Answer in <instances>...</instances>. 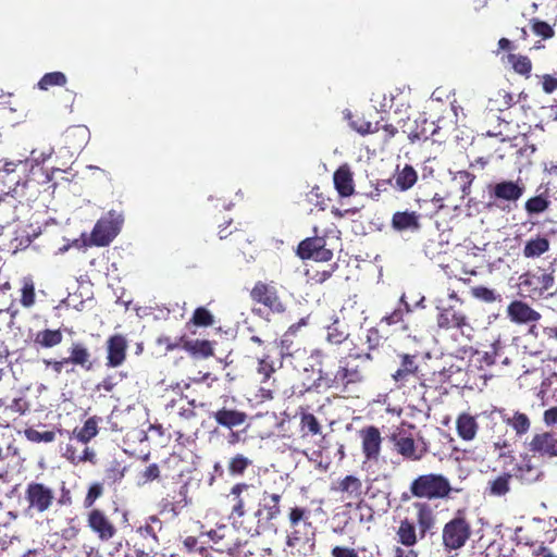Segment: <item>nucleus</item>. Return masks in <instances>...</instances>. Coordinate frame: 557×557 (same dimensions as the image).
Listing matches in <instances>:
<instances>
[{
    "instance_id": "obj_9",
    "label": "nucleus",
    "mask_w": 557,
    "mask_h": 557,
    "mask_svg": "<svg viewBox=\"0 0 557 557\" xmlns=\"http://www.w3.org/2000/svg\"><path fill=\"white\" fill-rule=\"evenodd\" d=\"M124 218L122 213L109 211L96 223L91 232V242L94 245L108 246L120 233Z\"/></svg>"
},
{
    "instance_id": "obj_25",
    "label": "nucleus",
    "mask_w": 557,
    "mask_h": 557,
    "mask_svg": "<svg viewBox=\"0 0 557 557\" xmlns=\"http://www.w3.org/2000/svg\"><path fill=\"white\" fill-rule=\"evenodd\" d=\"M317 435H322L321 423L313 413L301 412L299 414V438L306 441Z\"/></svg>"
},
{
    "instance_id": "obj_49",
    "label": "nucleus",
    "mask_w": 557,
    "mask_h": 557,
    "mask_svg": "<svg viewBox=\"0 0 557 557\" xmlns=\"http://www.w3.org/2000/svg\"><path fill=\"white\" fill-rule=\"evenodd\" d=\"M474 180V175L467 171H459L454 181L458 182L463 195H468L470 193V186Z\"/></svg>"
},
{
    "instance_id": "obj_34",
    "label": "nucleus",
    "mask_w": 557,
    "mask_h": 557,
    "mask_svg": "<svg viewBox=\"0 0 557 557\" xmlns=\"http://www.w3.org/2000/svg\"><path fill=\"white\" fill-rule=\"evenodd\" d=\"M510 473H503L488 482L486 491L491 496H504L510 490Z\"/></svg>"
},
{
    "instance_id": "obj_15",
    "label": "nucleus",
    "mask_w": 557,
    "mask_h": 557,
    "mask_svg": "<svg viewBox=\"0 0 557 557\" xmlns=\"http://www.w3.org/2000/svg\"><path fill=\"white\" fill-rule=\"evenodd\" d=\"M104 420L101 417L92 416L88 418L84 425L78 429L75 428L71 433L66 430L58 429V433L62 436L64 434L69 435L70 441L76 438L82 444H88L101 430Z\"/></svg>"
},
{
    "instance_id": "obj_4",
    "label": "nucleus",
    "mask_w": 557,
    "mask_h": 557,
    "mask_svg": "<svg viewBox=\"0 0 557 557\" xmlns=\"http://www.w3.org/2000/svg\"><path fill=\"white\" fill-rule=\"evenodd\" d=\"M282 498L281 493L261 490L250 521L246 522L248 524L246 534L257 536L274 527V521L282 513Z\"/></svg>"
},
{
    "instance_id": "obj_10",
    "label": "nucleus",
    "mask_w": 557,
    "mask_h": 557,
    "mask_svg": "<svg viewBox=\"0 0 557 557\" xmlns=\"http://www.w3.org/2000/svg\"><path fill=\"white\" fill-rule=\"evenodd\" d=\"M232 530L227 528L226 525H219L216 529H213L208 532V536L210 540L216 544L221 545L219 547V550H226L228 555L232 557H249L252 556L253 552L249 549H245L248 545V542L245 541L244 543L236 541V542H227V537L231 535Z\"/></svg>"
},
{
    "instance_id": "obj_11",
    "label": "nucleus",
    "mask_w": 557,
    "mask_h": 557,
    "mask_svg": "<svg viewBox=\"0 0 557 557\" xmlns=\"http://www.w3.org/2000/svg\"><path fill=\"white\" fill-rule=\"evenodd\" d=\"M436 309L440 311L437 315L438 327L446 330L456 327L460 330L461 334L470 336L472 327L468 323L467 317L457 310L455 306L449 305L445 307L437 304Z\"/></svg>"
},
{
    "instance_id": "obj_13",
    "label": "nucleus",
    "mask_w": 557,
    "mask_h": 557,
    "mask_svg": "<svg viewBox=\"0 0 557 557\" xmlns=\"http://www.w3.org/2000/svg\"><path fill=\"white\" fill-rule=\"evenodd\" d=\"M88 528L98 536L102 542H108L113 539L117 529L110 518L99 508H92L87 515Z\"/></svg>"
},
{
    "instance_id": "obj_20",
    "label": "nucleus",
    "mask_w": 557,
    "mask_h": 557,
    "mask_svg": "<svg viewBox=\"0 0 557 557\" xmlns=\"http://www.w3.org/2000/svg\"><path fill=\"white\" fill-rule=\"evenodd\" d=\"M332 490L341 493L343 499L357 500L362 495V482L355 475H346Z\"/></svg>"
},
{
    "instance_id": "obj_8",
    "label": "nucleus",
    "mask_w": 557,
    "mask_h": 557,
    "mask_svg": "<svg viewBox=\"0 0 557 557\" xmlns=\"http://www.w3.org/2000/svg\"><path fill=\"white\" fill-rule=\"evenodd\" d=\"M413 430V425L401 428L393 433L391 440L399 455L405 459L418 461L426 455L429 446L422 436H414Z\"/></svg>"
},
{
    "instance_id": "obj_5",
    "label": "nucleus",
    "mask_w": 557,
    "mask_h": 557,
    "mask_svg": "<svg viewBox=\"0 0 557 557\" xmlns=\"http://www.w3.org/2000/svg\"><path fill=\"white\" fill-rule=\"evenodd\" d=\"M409 491L418 499L436 500L449 498L453 487L449 480L441 473H426L414 478Z\"/></svg>"
},
{
    "instance_id": "obj_56",
    "label": "nucleus",
    "mask_w": 557,
    "mask_h": 557,
    "mask_svg": "<svg viewBox=\"0 0 557 557\" xmlns=\"http://www.w3.org/2000/svg\"><path fill=\"white\" fill-rule=\"evenodd\" d=\"M366 343L369 349H375L381 345L382 336L376 329L371 327L367 331Z\"/></svg>"
},
{
    "instance_id": "obj_26",
    "label": "nucleus",
    "mask_w": 557,
    "mask_h": 557,
    "mask_svg": "<svg viewBox=\"0 0 557 557\" xmlns=\"http://www.w3.org/2000/svg\"><path fill=\"white\" fill-rule=\"evenodd\" d=\"M158 525V530L160 531L162 529V522L161 520L156 516H150L148 518V521L140 525L136 530V534L138 535V540L141 542H147L151 546H154L158 548L159 546V537H158V531L156 530L154 525Z\"/></svg>"
},
{
    "instance_id": "obj_62",
    "label": "nucleus",
    "mask_w": 557,
    "mask_h": 557,
    "mask_svg": "<svg viewBox=\"0 0 557 557\" xmlns=\"http://www.w3.org/2000/svg\"><path fill=\"white\" fill-rule=\"evenodd\" d=\"M408 549L401 546H395L393 549L394 557H419V552L413 549L412 547H407Z\"/></svg>"
},
{
    "instance_id": "obj_52",
    "label": "nucleus",
    "mask_w": 557,
    "mask_h": 557,
    "mask_svg": "<svg viewBox=\"0 0 557 557\" xmlns=\"http://www.w3.org/2000/svg\"><path fill=\"white\" fill-rule=\"evenodd\" d=\"M348 334L341 331L337 321L327 329V341L332 344H341L347 338Z\"/></svg>"
},
{
    "instance_id": "obj_61",
    "label": "nucleus",
    "mask_w": 557,
    "mask_h": 557,
    "mask_svg": "<svg viewBox=\"0 0 557 557\" xmlns=\"http://www.w3.org/2000/svg\"><path fill=\"white\" fill-rule=\"evenodd\" d=\"M403 310L395 309L391 314L382 318L381 323H385L387 325H393L403 320Z\"/></svg>"
},
{
    "instance_id": "obj_60",
    "label": "nucleus",
    "mask_w": 557,
    "mask_h": 557,
    "mask_svg": "<svg viewBox=\"0 0 557 557\" xmlns=\"http://www.w3.org/2000/svg\"><path fill=\"white\" fill-rule=\"evenodd\" d=\"M542 85H543V90L546 94H553L557 89V78L549 74H545L543 76Z\"/></svg>"
},
{
    "instance_id": "obj_30",
    "label": "nucleus",
    "mask_w": 557,
    "mask_h": 557,
    "mask_svg": "<svg viewBox=\"0 0 557 557\" xmlns=\"http://www.w3.org/2000/svg\"><path fill=\"white\" fill-rule=\"evenodd\" d=\"M251 467H253V460L244 454H235L227 461V471L233 478L244 476Z\"/></svg>"
},
{
    "instance_id": "obj_54",
    "label": "nucleus",
    "mask_w": 557,
    "mask_h": 557,
    "mask_svg": "<svg viewBox=\"0 0 557 557\" xmlns=\"http://www.w3.org/2000/svg\"><path fill=\"white\" fill-rule=\"evenodd\" d=\"M527 544L530 545L532 549L533 557H554L552 552L545 546L544 541H527Z\"/></svg>"
},
{
    "instance_id": "obj_23",
    "label": "nucleus",
    "mask_w": 557,
    "mask_h": 557,
    "mask_svg": "<svg viewBox=\"0 0 557 557\" xmlns=\"http://www.w3.org/2000/svg\"><path fill=\"white\" fill-rule=\"evenodd\" d=\"M510 474L522 484H531L540 479L542 472L532 465L530 458H523L520 462L516 463Z\"/></svg>"
},
{
    "instance_id": "obj_51",
    "label": "nucleus",
    "mask_w": 557,
    "mask_h": 557,
    "mask_svg": "<svg viewBox=\"0 0 557 557\" xmlns=\"http://www.w3.org/2000/svg\"><path fill=\"white\" fill-rule=\"evenodd\" d=\"M35 302V287L32 282H25L22 288L21 304L29 308Z\"/></svg>"
},
{
    "instance_id": "obj_57",
    "label": "nucleus",
    "mask_w": 557,
    "mask_h": 557,
    "mask_svg": "<svg viewBox=\"0 0 557 557\" xmlns=\"http://www.w3.org/2000/svg\"><path fill=\"white\" fill-rule=\"evenodd\" d=\"M332 557H359L355 548L347 546H334L331 550Z\"/></svg>"
},
{
    "instance_id": "obj_29",
    "label": "nucleus",
    "mask_w": 557,
    "mask_h": 557,
    "mask_svg": "<svg viewBox=\"0 0 557 557\" xmlns=\"http://www.w3.org/2000/svg\"><path fill=\"white\" fill-rule=\"evenodd\" d=\"M334 185L342 197L354 194L352 174L347 165L339 166L334 173Z\"/></svg>"
},
{
    "instance_id": "obj_7",
    "label": "nucleus",
    "mask_w": 557,
    "mask_h": 557,
    "mask_svg": "<svg viewBox=\"0 0 557 557\" xmlns=\"http://www.w3.org/2000/svg\"><path fill=\"white\" fill-rule=\"evenodd\" d=\"M24 499L27 504L26 512L29 515H42L48 512L55 503L63 504L62 499L57 498L53 487L37 481L26 485Z\"/></svg>"
},
{
    "instance_id": "obj_17",
    "label": "nucleus",
    "mask_w": 557,
    "mask_h": 557,
    "mask_svg": "<svg viewBox=\"0 0 557 557\" xmlns=\"http://www.w3.org/2000/svg\"><path fill=\"white\" fill-rule=\"evenodd\" d=\"M530 451L542 457H557V437L549 432L535 434L531 440Z\"/></svg>"
},
{
    "instance_id": "obj_37",
    "label": "nucleus",
    "mask_w": 557,
    "mask_h": 557,
    "mask_svg": "<svg viewBox=\"0 0 557 557\" xmlns=\"http://www.w3.org/2000/svg\"><path fill=\"white\" fill-rule=\"evenodd\" d=\"M67 78L62 72H50L46 73L38 82V88L41 90H48L53 86H64Z\"/></svg>"
},
{
    "instance_id": "obj_63",
    "label": "nucleus",
    "mask_w": 557,
    "mask_h": 557,
    "mask_svg": "<svg viewBox=\"0 0 557 557\" xmlns=\"http://www.w3.org/2000/svg\"><path fill=\"white\" fill-rule=\"evenodd\" d=\"M258 372L260 374H263V381H267L270 379L271 373L274 372V368L271 363L267 362L265 360H260L258 362Z\"/></svg>"
},
{
    "instance_id": "obj_50",
    "label": "nucleus",
    "mask_w": 557,
    "mask_h": 557,
    "mask_svg": "<svg viewBox=\"0 0 557 557\" xmlns=\"http://www.w3.org/2000/svg\"><path fill=\"white\" fill-rule=\"evenodd\" d=\"M350 126L361 135L375 133L380 128L379 123L372 124L363 120L351 121Z\"/></svg>"
},
{
    "instance_id": "obj_24",
    "label": "nucleus",
    "mask_w": 557,
    "mask_h": 557,
    "mask_svg": "<svg viewBox=\"0 0 557 557\" xmlns=\"http://www.w3.org/2000/svg\"><path fill=\"white\" fill-rule=\"evenodd\" d=\"M420 215L414 211L395 212L392 218V227L397 232L411 231L420 228Z\"/></svg>"
},
{
    "instance_id": "obj_55",
    "label": "nucleus",
    "mask_w": 557,
    "mask_h": 557,
    "mask_svg": "<svg viewBox=\"0 0 557 557\" xmlns=\"http://www.w3.org/2000/svg\"><path fill=\"white\" fill-rule=\"evenodd\" d=\"M160 476V468L157 463H151L140 473L144 483L152 482Z\"/></svg>"
},
{
    "instance_id": "obj_59",
    "label": "nucleus",
    "mask_w": 557,
    "mask_h": 557,
    "mask_svg": "<svg viewBox=\"0 0 557 557\" xmlns=\"http://www.w3.org/2000/svg\"><path fill=\"white\" fill-rule=\"evenodd\" d=\"M533 280H536V284L544 290L549 289L554 284V276L549 273H542L540 276H534Z\"/></svg>"
},
{
    "instance_id": "obj_22",
    "label": "nucleus",
    "mask_w": 557,
    "mask_h": 557,
    "mask_svg": "<svg viewBox=\"0 0 557 557\" xmlns=\"http://www.w3.org/2000/svg\"><path fill=\"white\" fill-rule=\"evenodd\" d=\"M323 243L321 238H308L302 240L298 247V253L302 259H329L332 253L330 250L322 248Z\"/></svg>"
},
{
    "instance_id": "obj_35",
    "label": "nucleus",
    "mask_w": 557,
    "mask_h": 557,
    "mask_svg": "<svg viewBox=\"0 0 557 557\" xmlns=\"http://www.w3.org/2000/svg\"><path fill=\"white\" fill-rule=\"evenodd\" d=\"M549 249V242L544 237L530 239L523 249L527 258H536L545 253Z\"/></svg>"
},
{
    "instance_id": "obj_43",
    "label": "nucleus",
    "mask_w": 557,
    "mask_h": 557,
    "mask_svg": "<svg viewBox=\"0 0 557 557\" xmlns=\"http://www.w3.org/2000/svg\"><path fill=\"white\" fill-rule=\"evenodd\" d=\"M509 61L513 70L521 75H529L532 70V63L528 57L510 54Z\"/></svg>"
},
{
    "instance_id": "obj_42",
    "label": "nucleus",
    "mask_w": 557,
    "mask_h": 557,
    "mask_svg": "<svg viewBox=\"0 0 557 557\" xmlns=\"http://www.w3.org/2000/svg\"><path fill=\"white\" fill-rule=\"evenodd\" d=\"M549 201L546 197L540 195L536 197L530 198L524 208L529 214H539L544 212L548 208Z\"/></svg>"
},
{
    "instance_id": "obj_6",
    "label": "nucleus",
    "mask_w": 557,
    "mask_h": 557,
    "mask_svg": "<svg viewBox=\"0 0 557 557\" xmlns=\"http://www.w3.org/2000/svg\"><path fill=\"white\" fill-rule=\"evenodd\" d=\"M472 535V527L465 510H457L442 529V545L446 552L462 548Z\"/></svg>"
},
{
    "instance_id": "obj_12",
    "label": "nucleus",
    "mask_w": 557,
    "mask_h": 557,
    "mask_svg": "<svg viewBox=\"0 0 557 557\" xmlns=\"http://www.w3.org/2000/svg\"><path fill=\"white\" fill-rule=\"evenodd\" d=\"M419 356L400 352L391 366V376L395 381L418 380Z\"/></svg>"
},
{
    "instance_id": "obj_47",
    "label": "nucleus",
    "mask_w": 557,
    "mask_h": 557,
    "mask_svg": "<svg viewBox=\"0 0 557 557\" xmlns=\"http://www.w3.org/2000/svg\"><path fill=\"white\" fill-rule=\"evenodd\" d=\"M2 407H4V410H11L15 413L24 414L29 409V403L23 397H17L14 398L10 405H5L0 398V408Z\"/></svg>"
},
{
    "instance_id": "obj_44",
    "label": "nucleus",
    "mask_w": 557,
    "mask_h": 557,
    "mask_svg": "<svg viewBox=\"0 0 557 557\" xmlns=\"http://www.w3.org/2000/svg\"><path fill=\"white\" fill-rule=\"evenodd\" d=\"M531 28L532 32L543 39H549L554 36V28L546 22L540 21L537 18L531 20Z\"/></svg>"
},
{
    "instance_id": "obj_38",
    "label": "nucleus",
    "mask_w": 557,
    "mask_h": 557,
    "mask_svg": "<svg viewBox=\"0 0 557 557\" xmlns=\"http://www.w3.org/2000/svg\"><path fill=\"white\" fill-rule=\"evenodd\" d=\"M250 403L259 405L273 399V391L264 388L262 385H253V388L247 393Z\"/></svg>"
},
{
    "instance_id": "obj_46",
    "label": "nucleus",
    "mask_w": 557,
    "mask_h": 557,
    "mask_svg": "<svg viewBox=\"0 0 557 557\" xmlns=\"http://www.w3.org/2000/svg\"><path fill=\"white\" fill-rule=\"evenodd\" d=\"M102 494H103L102 484L99 482L92 483L89 486L87 494L84 498V507L91 508L94 506V504L96 503V500L102 496Z\"/></svg>"
},
{
    "instance_id": "obj_45",
    "label": "nucleus",
    "mask_w": 557,
    "mask_h": 557,
    "mask_svg": "<svg viewBox=\"0 0 557 557\" xmlns=\"http://www.w3.org/2000/svg\"><path fill=\"white\" fill-rule=\"evenodd\" d=\"M508 422L518 435L527 433L531 424L528 416L521 412H516L513 418Z\"/></svg>"
},
{
    "instance_id": "obj_53",
    "label": "nucleus",
    "mask_w": 557,
    "mask_h": 557,
    "mask_svg": "<svg viewBox=\"0 0 557 557\" xmlns=\"http://www.w3.org/2000/svg\"><path fill=\"white\" fill-rule=\"evenodd\" d=\"M27 161H5L3 165L0 168V177L1 176H12L20 174L18 168L25 166Z\"/></svg>"
},
{
    "instance_id": "obj_33",
    "label": "nucleus",
    "mask_w": 557,
    "mask_h": 557,
    "mask_svg": "<svg viewBox=\"0 0 557 557\" xmlns=\"http://www.w3.org/2000/svg\"><path fill=\"white\" fill-rule=\"evenodd\" d=\"M418 180V174L411 165H405V168L398 171L395 176V187L400 191L410 189Z\"/></svg>"
},
{
    "instance_id": "obj_14",
    "label": "nucleus",
    "mask_w": 557,
    "mask_h": 557,
    "mask_svg": "<svg viewBox=\"0 0 557 557\" xmlns=\"http://www.w3.org/2000/svg\"><path fill=\"white\" fill-rule=\"evenodd\" d=\"M188 487L182 484L166 493L160 500V512L177 517L188 504Z\"/></svg>"
},
{
    "instance_id": "obj_19",
    "label": "nucleus",
    "mask_w": 557,
    "mask_h": 557,
    "mask_svg": "<svg viewBox=\"0 0 557 557\" xmlns=\"http://www.w3.org/2000/svg\"><path fill=\"white\" fill-rule=\"evenodd\" d=\"M127 341L121 334H115L107 341V364L112 368L121 366L126 356Z\"/></svg>"
},
{
    "instance_id": "obj_32",
    "label": "nucleus",
    "mask_w": 557,
    "mask_h": 557,
    "mask_svg": "<svg viewBox=\"0 0 557 557\" xmlns=\"http://www.w3.org/2000/svg\"><path fill=\"white\" fill-rule=\"evenodd\" d=\"M89 358H90V355H89L87 348L83 344H81V343H75V344H73V346L71 348V356H70V358L65 359V360H63L61 362H58L57 363V370L60 371V369L63 366H67L71 362L84 367L87 363H89Z\"/></svg>"
},
{
    "instance_id": "obj_36",
    "label": "nucleus",
    "mask_w": 557,
    "mask_h": 557,
    "mask_svg": "<svg viewBox=\"0 0 557 557\" xmlns=\"http://www.w3.org/2000/svg\"><path fill=\"white\" fill-rule=\"evenodd\" d=\"M62 333L59 330H45L36 334L35 343L45 348L57 346L62 342Z\"/></svg>"
},
{
    "instance_id": "obj_3",
    "label": "nucleus",
    "mask_w": 557,
    "mask_h": 557,
    "mask_svg": "<svg viewBox=\"0 0 557 557\" xmlns=\"http://www.w3.org/2000/svg\"><path fill=\"white\" fill-rule=\"evenodd\" d=\"M261 488L252 483L237 482L226 494L227 503L231 506L228 519L232 525L238 531L246 533L256 504L258 503Z\"/></svg>"
},
{
    "instance_id": "obj_2",
    "label": "nucleus",
    "mask_w": 557,
    "mask_h": 557,
    "mask_svg": "<svg viewBox=\"0 0 557 557\" xmlns=\"http://www.w3.org/2000/svg\"><path fill=\"white\" fill-rule=\"evenodd\" d=\"M410 508L414 511L417 523L405 517L396 530L397 542L405 547H413L436 527V515L430 503L416 500Z\"/></svg>"
},
{
    "instance_id": "obj_64",
    "label": "nucleus",
    "mask_w": 557,
    "mask_h": 557,
    "mask_svg": "<svg viewBox=\"0 0 557 557\" xmlns=\"http://www.w3.org/2000/svg\"><path fill=\"white\" fill-rule=\"evenodd\" d=\"M544 422L546 425L557 426V407H552L544 412Z\"/></svg>"
},
{
    "instance_id": "obj_1",
    "label": "nucleus",
    "mask_w": 557,
    "mask_h": 557,
    "mask_svg": "<svg viewBox=\"0 0 557 557\" xmlns=\"http://www.w3.org/2000/svg\"><path fill=\"white\" fill-rule=\"evenodd\" d=\"M286 519L289 528L286 545L300 555L312 554L315 549L317 528L311 521V510L301 505L290 506Z\"/></svg>"
},
{
    "instance_id": "obj_31",
    "label": "nucleus",
    "mask_w": 557,
    "mask_h": 557,
    "mask_svg": "<svg viewBox=\"0 0 557 557\" xmlns=\"http://www.w3.org/2000/svg\"><path fill=\"white\" fill-rule=\"evenodd\" d=\"M478 423L473 417L462 413L457 419V432L463 441H471L475 437Z\"/></svg>"
},
{
    "instance_id": "obj_28",
    "label": "nucleus",
    "mask_w": 557,
    "mask_h": 557,
    "mask_svg": "<svg viewBox=\"0 0 557 557\" xmlns=\"http://www.w3.org/2000/svg\"><path fill=\"white\" fill-rule=\"evenodd\" d=\"M26 170H23V175L16 174L12 176H1L0 184L3 186L1 191L12 197L24 196V189L26 187V180H24Z\"/></svg>"
},
{
    "instance_id": "obj_18",
    "label": "nucleus",
    "mask_w": 557,
    "mask_h": 557,
    "mask_svg": "<svg viewBox=\"0 0 557 557\" xmlns=\"http://www.w3.org/2000/svg\"><path fill=\"white\" fill-rule=\"evenodd\" d=\"M524 189L525 186L521 180L502 181L494 185L492 194L498 200L516 202L522 197Z\"/></svg>"
},
{
    "instance_id": "obj_40",
    "label": "nucleus",
    "mask_w": 557,
    "mask_h": 557,
    "mask_svg": "<svg viewBox=\"0 0 557 557\" xmlns=\"http://www.w3.org/2000/svg\"><path fill=\"white\" fill-rule=\"evenodd\" d=\"M157 548L147 542L136 540L133 544V552H128L124 557H156Z\"/></svg>"
},
{
    "instance_id": "obj_39",
    "label": "nucleus",
    "mask_w": 557,
    "mask_h": 557,
    "mask_svg": "<svg viewBox=\"0 0 557 557\" xmlns=\"http://www.w3.org/2000/svg\"><path fill=\"white\" fill-rule=\"evenodd\" d=\"M57 431L39 432L33 428H27L24 431L25 437L33 443H51L55 440Z\"/></svg>"
},
{
    "instance_id": "obj_16",
    "label": "nucleus",
    "mask_w": 557,
    "mask_h": 557,
    "mask_svg": "<svg viewBox=\"0 0 557 557\" xmlns=\"http://www.w3.org/2000/svg\"><path fill=\"white\" fill-rule=\"evenodd\" d=\"M362 441V453L367 460H377L381 451L382 436L380 430L370 425L359 432Z\"/></svg>"
},
{
    "instance_id": "obj_21",
    "label": "nucleus",
    "mask_w": 557,
    "mask_h": 557,
    "mask_svg": "<svg viewBox=\"0 0 557 557\" xmlns=\"http://www.w3.org/2000/svg\"><path fill=\"white\" fill-rule=\"evenodd\" d=\"M507 312L511 321L520 324L536 322L541 319L537 311L519 300L512 301L508 306Z\"/></svg>"
},
{
    "instance_id": "obj_27",
    "label": "nucleus",
    "mask_w": 557,
    "mask_h": 557,
    "mask_svg": "<svg viewBox=\"0 0 557 557\" xmlns=\"http://www.w3.org/2000/svg\"><path fill=\"white\" fill-rule=\"evenodd\" d=\"M213 418L218 424L232 429L242 425L246 421L247 414L243 411L222 408L213 413Z\"/></svg>"
},
{
    "instance_id": "obj_58",
    "label": "nucleus",
    "mask_w": 557,
    "mask_h": 557,
    "mask_svg": "<svg viewBox=\"0 0 557 557\" xmlns=\"http://www.w3.org/2000/svg\"><path fill=\"white\" fill-rule=\"evenodd\" d=\"M62 456L70 462L77 465L78 453L72 443H67L64 447H61Z\"/></svg>"
},
{
    "instance_id": "obj_41",
    "label": "nucleus",
    "mask_w": 557,
    "mask_h": 557,
    "mask_svg": "<svg viewBox=\"0 0 557 557\" xmlns=\"http://www.w3.org/2000/svg\"><path fill=\"white\" fill-rule=\"evenodd\" d=\"M125 475V467L114 460L104 470V481L109 484L121 482Z\"/></svg>"
},
{
    "instance_id": "obj_48",
    "label": "nucleus",
    "mask_w": 557,
    "mask_h": 557,
    "mask_svg": "<svg viewBox=\"0 0 557 557\" xmlns=\"http://www.w3.org/2000/svg\"><path fill=\"white\" fill-rule=\"evenodd\" d=\"M193 322L199 326H208L213 324V315L205 308H197L193 315Z\"/></svg>"
}]
</instances>
